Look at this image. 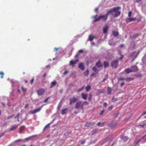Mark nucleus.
I'll list each match as a JSON object with an SVG mask.
<instances>
[{
  "mask_svg": "<svg viewBox=\"0 0 146 146\" xmlns=\"http://www.w3.org/2000/svg\"><path fill=\"white\" fill-rule=\"evenodd\" d=\"M97 16V15H96L92 17L93 18H95V20L94 21V22H96L101 20H102V21L103 22H105L106 21L108 18V16L106 14L105 15H100L98 17L96 18Z\"/></svg>",
  "mask_w": 146,
  "mask_h": 146,
  "instance_id": "nucleus-1",
  "label": "nucleus"
},
{
  "mask_svg": "<svg viewBox=\"0 0 146 146\" xmlns=\"http://www.w3.org/2000/svg\"><path fill=\"white\" fill-rule=\"evenodd\" d=\"M85 103L88 104L86 102H83L82 101H78L75 104V108L78 110L81 109L83 110L84 109V104Z\"/></svg>",
  "mask_w": 146,
  "mask_h": 146,
  "instance_id": "nucleus-2",
  "label": "nucleus"
},
{
  "mask_svg": "<svg viewBox=\"0 0 146 146\" xmlns=\"http://www.w3.org/2000/svg\"><path fill=\"white\" fill-rule=\"evenodd\" d=\"M121 9L119 7H114L113 8V11L115 13L113 15L114 17L115 18L119 16L121 12L119 11Z\"/></svg>",
  "mask_w": 146,
  "mask_h": 146,
  "instance_id": "nucleus-3",
  "label": "nucleus"
},
{
  "mask_svg": "<svg viewBox=\"0 0 146 146\" xmlns=\"http://www.w3.org/2000/svg\"><path fill=\"white\" fill-rule=\"evenodd\" d=\"M118 62L117 60L112 61L111 63V66L115 68H116L118 66Z\"/></svg>",
  "mask_w": 146,
  "mask_h": 146,
  "instance_id": "nucleus-4",
  "label": "nucleus"
},
{
  "mask_svg": "<svg viewBox=\"0 0 146 146\" xmlns=\"http://www.w3.org/2000/svg\"><path fill=\"white\" fill-rule=\"evenodd\" d=\"M69 100V104L70 105H71L72 104L74 103L76 101H77L78 99L74 97L72 98H70Z\"/></svg>",
  "mask_w": 146,
  "mask_h": 146,
  "instance_id": "nucleus-5",
  "label": "nucleus"
},
{
  "mask_svg": "<svg viewBox=\"0 0 146 146\" xmlns=\"http://www.w3.org/2000/svg\"><path fill=\"white\" fill-rule=\"evenodd\" d=\"M95 123L94 122H88L86 123L84 126L85 127H90L93 126Z\"/></svg>",
  "mask_w": 146,
  "mask_h": 146,
  "instance_id": "nucleus-6",
  "label": "nucleus"
},
{
  "mask_svg": "<svg viewBox=\"0 0 146 146\" xmlns=\"http://www.w3.org/2000/svg\"><path fill=\"white\" fill-rule=\"evenodd\" d=\"M44 92V90L43 89H40L37 91V93L38 95L42 96Z\"/></svg>",
  "mask_w": 146,
  "mask_h": 146,
  "instance_id": "nucleus-7",
  "label": "nucleus"
},
{
  "mask_svg": "<svg viewBox=\"0 0 146 146\" xmlns=\"http://www.w3.org/2000/svg\"><path fill=\"white\" fill-rule=\"evenodd\" d=\"M136 20V18H127L126 19V22L128 24L129 23L133 21Z\"/></svg>",
  "mask_w": 146,
  "mask_h": 146,
  "instance_id": "nucleus-8",
  "label": "nucleus"
},
{
  "mask_svg": "<svg viewBox=\"0 0 146 146\" xmlns=\"http://www.w3.org/2000/svg\"><path fill=\"white\" fill-rule=\"evenodd\" d=\"M42 107L39 108L37 109H36L34 110L31 111H30V113L33 114H35V113L39 111L41 109Z\"/></svg>",
  "mask_w": 146,
  "mask_h": 146,
  "instance_id": "nucleus-9",
  "label": "nucleus"
},
{
  "mask_svg": "<svg viewBox=\"0 0 146 146\" xmlns=\"http://www.w3.org/2000/svg\"><path fill=\"white\" fill-rule=\"evenodd\" d=\"M18 126V125L16 124H14L11 126V127L9 129V131H12L16 129Z\"/></svg>",
  "mask_w": 146,
  "mask_h": 146,
  "instance_id": "nucleus-10",
  "label": "nucleus"
},
{
  "mask_svg": "<svg viewBox=\"0 0 146 146\" xmlns=\"http://www.w3.org/2000/svg\"><path fill=\"white\" fill-rule=\"evenodd\" d=\"M79 61L78 59H76L74 61L73 60H71L70 62V65L74 66V64H75L77 62Z\"/></svg>",
  "mask_w": 146,
  "mask_h": 146,
  "instance_id": "nucleus-11",
  "label": "nucleus"
},
{
  "mask_svg": "<svg viewBox=\"0 0 146 146\" xmlns=\"http://www.w3.org/2000/svg\"><path fill=\"white\" fill-rule=\"evenodd\" d=\"M131 69L132 72H135L138 70V68L136 66H134L131 67Z\"/></svg>",
  "mask_w": 146,
  "mask_h": 146,
  "instance_id": "nucleus-12",
  "label": "nucleus"
},
{
  "mask_svg": "<svg viewBox=\"0 0 146 146\" xmlns=\"http://www.w3.org/2000/svg\"><path fill=\"white\" fill-rule=\"evenodd\" d=\"M82 98L84 100H86L87 99L88 95L87 94L83 93L81 94Z\"/></svg>",
  "mask_w": 146,
  "mask_h": 146,
  "instance_id": "nucleus-13",
  "label": "nucleus"
},
{
  "mask_svg": "<svg viewBox=\"0 0 146 146\" xmlns=\"http://www.w3.org/2000/svg\"><path fill=\"white\" fill-rule=\"evenodd\" d=\"M36 135H33L32 136H30L27 138H26L25 139V140L26 141H29V140H32V139H34L36 137Z\"/></svg>",
  "mask_w": 146,
  "mask_h": 146,
  "instance_id": "nucleus-14",
  "label": "nucleus"
},
{
  "mask_svg": "<svg viewBox=\"0 0 146 146\" xmlns=\"http://www.w3.org/2000/svg\"><path fill=\"white\" fill-rule=\"evenodd\" d=\"M79 68L81 70H83L84 69V64L83 63H80L78 66Z\"/></svg>",
  "mask_w": 146,
  "mask_h": 146,
  "instance_id": "nucleus-15",
  "label": "nucleus"
},
{
  "mask_svg": "<svg viewBox=\"0 0 146 146\" xmlns=\"http://www.w3.org/2000/svg\"><path fill=\"white\" fill-rule=\"evenodd\" d=\"M124 72L126 74H129L130 72H132L131 70L129 68H127L125 70Z\"/></svg>",
  "mask_w": 146,
  "mask_h": 146,
  "instance_id": "nucleus-16",
  "label": "nucleus"
},
{
  "mask_svg": "<svg viewBox=\"0 0 146 146\" xmlns=\"http://www.w3.org/2000/svg\"><path fill=\"white\" fill-rule=\"evenodd\" d=\"M108 26H106L104 27L103 29V32L104 34L106 33L108 29Z\"/></svg>",
  "mask_w": 146,
  "mask_h": 146,
  "instance_id": "nucleus-17",
  "label": "nucleus"
},
{
  "mask_svg": "<svg viewBox=\"0 0 146 146\" xmlns=\"http://www.w3.org/2000/svg\"><path fill=\"white\" fill-rule=\"evenodd\" d=\"M135 52V51H134V52H132L131 54V56H134V58L132 60V61H133V60L135 58L137 57V55H138V54H139V52L135 56H134V54Z\"/></svg>",
  "mask_w": 146,
  "mask_h": 146,
  "instance_id": "nucleus-18",
  "label": "nucleus"
},
{
  "mask_svg": "<svg viewBox=\"0 0 146 146\" xmlns=\"http://www.w3.org/2000/svg\"><path fill=\"white\" fill-rule=\"evenodd\" d=\"M113 8L112 9H111L109 10L107 12L106 14L107 15V16H108V15L109 14H111V15H113Z\"/></svg>",
  "mask_w": 146,
  "mask_h": 146,
  "instance_id": "nucleus-19",
  "label": "nucleus"
},
{
  "mask_svg": "<svg viewBox=\"0 0 146 146\" xmlns=\"http://www.w3.org/2000/svg\"><path fill=\"white\" fill-rule=\"evenodd\" d=\"M57 84V82L56 80L52 82L51 83V86L50 87V88H52L53 86H54Z\"/></svg>",
  "mask_w": 146,
  "mask_h": 146,
  "instance_id": "nucleus-20",
  "label": "nucleus"
},
{
  "mask_svg": "<svg viewBox=\"0 0 146 146\" xmlns=\"http://www.w3.org/2000/svg\"><path fill=\"white\" fill-rule=\"evenodd\" d=\"M96 65L98 68L101 67L102 66V65L99 61L96 63Z\"/></svg>",
  "mask_w": 146,
  "mask_h": 146,
  "instance_id": "nucleus-21",
  "label": "nucleus"
},
{
  "mask_svg": "<svg viewBox=\"0 0 146 146\" xmlns=\"http://www.w3.org/2000/svg\"><path fill=\"white\" fill-rule=\"evenodd\" d=\"M67 111L68 109L67 108L64 109L61 111V113L62 115H64L67 112Z\"/></svg>",
  "mask_w": 146,
  "mask_h": 146,
  "instance_id": "nucleus-22",
  "label": "nucleus"
},
{
  "mask_svg": "<svg viewBox=\"0 0 146 146\" xmlns=\"http://www.w3.org/2000/svg\"><path fill=\"white\" fill-rule=\"evenodd\" d=\"M95 38V37L92 35H90L89 37V40L91 41H92L94 38Z\"/></svg>",
  "mask_w": 146,
  "mask_h": 146,
  "instance_id": "nucleus-23",
  "label": "nucleus"
},
{
  "mask_svg": "<svg viewBox=\"0 0 146 146\" xmlns=\"http://www.w3.org/2000/svg\"><path fill=\"white\" fill-rule=\"evenodd\" d=\"M111 88L108 87L107 88V93L108 94H111Z\"/></svg>",
  "mask_w": 146,
  "mask_h": 146,
  "instance_id": "nucleus-24",
  "label": "nucleus"
},
{
  "mask_svg": "<svg viewBox=\"0 0 146 146\" xmlns=\"http://www.w3.org/2000/svg\"><path fill=\"white\" fill-rule=\"evenodd\" d=\"M85 89L86 92H88L91 89V86L90 85L87 86L86 88Z\"/></svg>",
  "mask_w": 146,
  "mask_h": 146,
  "instance_id": "nucleus-25",
  "label": "nucleus"
},
{
  "mask_svg": "<svg viewBox=\"0 0 146 146\" xmlns=\"http://www.w3.org/2000/svg\"><path fill=\"white\" fill-rule=\"evenodd\" d=\"M104 64L105 68L108 67L109 66V64L108 62L105 61L104 62Z\"/></svg>",
  "mask_w": 146,
  "mask_h": 146,
  "instance_id": "nucleus-26",
  "label": "nucleus"
},
{
  "mask_svg": "<svg viewBox=\"0 0 146 146\" xmlns=\"http://www.w3.org/2000/svg\"><path fill=\"white\" fill-rule=\"evenodd\" d=\"M146 138V135H145L144 136H143L141 139H140L138 140L135 143L136 144H137L140 141H141V139H144Z\"/></svg>",
  "mask_w": 146,
  "mask_h": 146,
  "instance_id": "nucleus-27",
  "label": "nucleus"
},
{
  "mask_svg": "<svg viewBox=\"0 0 146 146\" xmlns=\"http://www.w3.org/2000/svg\"><path fill=\"white\" fill-rule=\"evenodd\" d=\"M112 33L113 35L115 36H117L119 34V33L117 32L116 31H112Z\"/></svg>",
  "mask_w": 146,
  "mask_h": 146,
  "instance_id": "nucleus-28",
  "label": "nucleus"
},
{
  "mask_svg": "<svg viewBox=\"0 0 146 146\" xmlns=\"http://www.w3.org/2000/svg\"><path fill=\"white\" fill-rule=\"evenodd\" d=\"M134 79V78H132L131 77L127 78L125 79V80L127 82H130L131 81L133 80Z\"/></svg>",
  "mask_w": 146,
  "mask_h": 146,
  "instance_id": "nucleus-29",
  "label": "nucleus"
},
{
  "mask_svg": "<svg viewBox=\"0 0 146 146\" xmlns=\"http://www.w3.org/2000/svg\"><path fill=\"white\" fill-rule=\"evenodd\" d=\"M92 70L96 74H98L99 72L98 69L96 67H93L92 68Z\"/></svg>",
  "mask_w": 146,
  "mask_h": 146,
  "instance_id": "nucleus-30",
  "label": "nucleus"
},
{
  "mask_svg": "<svg viewBox=\"0 0 146 146\" xmlns=\"http://www.w3.org/2000/svg\"><path fill=\"white\" fill-rule=\"evenodd\" d=\"M25 127V126H23L20 127L19 131V132L20 133H21V131H23Z\"/></svg>",
  "mask_w": 146,
  "mask_h": 146,
  "instance_id": "nucleus-31",
  "label": "nucleus"
},
{
  "mask_svg": "<svg viewBox=\"0 0 146 146\" xmlns=\"http://www.w3.org/2000/svg\"><path fill=\"white\" fill-rule=\"evenodd\" d=\"M143 125H140L139 126H141L142 127H143L145 126L146 125V120L143 121L142 122Z\"/></svg>",
  "mask_w": 146,
  "mask_h": 146,
  "instance_id": "nucleus-32",
  "label": "nucleus"
},
{
  "mask_svg": "<svg viewBox=\"0 0 146 146\" xmlns=\"http://www.w3.org/2000/svg\"><path fill=\"white\" fill-rule=\"evenodd\" d=\"M104 125V123H101L100 122H98L97 124V126H98L102 127Z\"/></svg>",
  "mask_w": 146,
  "mask_h": 146,
  "instance_id": "nucleus-33",
  "label": "nucleus"
},
{
  "mask_svg": "<svg viewBox=\"0 0 146 146\" xmlns=\"http://www.w3.org/2000/svg\"><path fill=\"white\" fill-rule=\"evenodd\" d=\"M84 86H83V87H82L81 88H79V89L77 90V92H80L81 91L83 90L84 89Z\"/></svg>",
  "mask_w": 146,
  "mask_h": 146,
  "instance_id": "nucleus-34",
  "label": "nucleus"
},
{
  "mask_svg": "<svg viewBox=\"0 0 146 146\" xmlns=\"http://www.w3.org/2000/svg\"><path fill=\"white\" fill-rule=\"evenodd\" d=\"M121 51H119V54L120 55H121V56L119 58V59H122L123 57V55H121Z\"/></svg>",
  "mask_w": 146,
  "mask_h": 146,
  "instance_id": "nucleus-35",
  "label": "nucleus"
},
{
  "mask_svg": "<svg viewBox=\"0 0 146 146\" xmlns=\"http://www.w3.org/2000/svg\"><path fill=\"white\" fill-rule=\"evenodd\" d=\"M50 123H48V124H47V125H46L45 126V127H44V128L43 130H44L46 129V128H48V127H49L50 126Z\"/></svg>",
  "mask_w": 146,
  "mask_h": 146,
  "instance_id": "nucleus-36",
  "label": "nucleus"
},
{
  "mask_svg": "<svg viewBox=\"0 0 146 146\" xmlns=\"http://www.w3.org/2000/svg\"><path fill=\"white\" fill-rule=\"evenodd\" d=\"M14 114H13L12 115H11V116H9L7 117V119H11L14 116Z\"/></svg>",
  "mask_w": 146,
  "mask_h": 146,
  "instance_id": "nucleus-37",
  "label": "nucleus"
},
{
  "mask_svg": "<svg viewBox=\"0 0 146 146\" xmlns=\"http://www.w3.org/2000/svg\"><path fill=\"white\" fill-rule=\"evenodd\" d=\"M0 74L1 75V78H3L4 73L3 72H0Z\"/></svg>",
  "mask_w": 146,
  "mask_h": 146,
  "instance_id": "nucleus-38",
  "label": "nucleus"
},
{
  "mask_svg": "<svg viewBox=\"0 0 146 146\" xmlns=\"http://www.w3.org/2000/svg\"><path fill=\"white\" fill-rule=\"evenodd\" d=\"M88 74H89V71L88 70L84 72V74L86 76L88 75Z\"/></svg>",
  "mask_w": 146,
  "mask_h": 146,
  "instance_id": "nucleus-39",
  "label": "nucleus"
},
{
  "mask_svg": "<svg viewBox=\"0 0 146 146\" xmlns=\"http://www.w3.org/2000/svg\"><path fill=\"white\" fill-rule=\"evenodd\" d=\"M20 113H19L17 114V115L15 116V119H16V118H19V117L20 115Z\"/></svg>",
  "mask_w": 146,
  "mask_h": 146,
  "instance_id": "nucleus-40",
  "label": "nucleus"
},
{
  "mask_svg": "<svg viewBox=\"0 0 146 146\" xmlns=\"http://www.w3.org/2000/svg\"><path fill=\"white\" fill-rule=\"evenodd\" d=\"M117 100V98H113L111 100H112V102H114L115 101H116Z\"/></svg>",
  "mask_w": 146,
  "mask_h": 146,
  "instance_id": "nucleus-41",
  "label": "nucleus"
},
{
  "mask_svg": "<svg viewBox=\"0 0 146 146\" xmlns=\"http://www.w3.org/2000/svg\"><path fill=\"white\" fill-rule=\"evenodd\" d=\"M103 92L100 89H98L97 90V93L99 94H100L101 93H103Z\"/></svg>",
  "mask_w": 146,
  "mask_h": 146,
  "instance_id": "nucleus-42",
  "label": "nucleus"
},
{
  "mask_svg": "<svg viewBox=\"0 0 146 146\" xmlns=\"http://www.w3.org/2000/svg\"><path fill=\"white\" fill-rule=\"evenodd\" d=\"M132 15V12L131 11H129L128 12V16L129 17H131Z\"/></svg>",
  "mask_w": 146,
  "mask_h": 146,
  "instance_id": "nucleus-43",
  "label": "nucleus"
},
{
  "mask_svg": "<svg viewBox=\"0 0 146 146\" xmlns=\"http://www.w3.org/2000/svg\"><path fill=\"white\" fill-rule=\"evenodd\" d=\"M131 115H130L127 117H126L125 118V120H127L131 117Z\"/></svg>",
  "mask_w": 146,
  "mask_h": 146,
  "instance_id": "nucleus-44",
  "label": "nucleus"
},
{
  "mask_svg": "<svg viewBox=\"0 0 146 146\" xmlns=\"http://www.w3.org/2000/svg\"><path fill=\"white\" fill-rule=\"evenodd\" d=\"M21 89L22 91L24 92L26 91V89L23 86H21Z\"/></svg>",
  "mask_w": 146,
  "mask_h": 146,
  "instance_id": "nucleus-45",
  "label": "nucleus"
},
{
  "mask_svg": "<svg viewBox=\"0 0 146 146\" xmlns=\"http://www.w3.org/2000/svg\"><path fill=\"white\" fill-rule=\"evenodd\" d=\"M104 110H102L100 113V115H102V114L104 113Z\"/></svg>",
  "mask_w": 146,
  "mask_h": 146,
  "instance_id": "nucleus-46",
  "label": "nucleus"
},
{
  "mask_svg": "<svg viewBox=\"0 0 146 146\" xmlns=\"http://www.w3.org/2000/svg\"><path fill=\"white\" fill-rule=\"evenodd\" d=\"M91 94H90L89 95V97L88 98V100L89 101H90L92 100V97H91Z\"/></svg>",
  "mask_w": 146,
  "mask_h": 146,
  "instance_id": "nucleus-47",
  "label": "nucleus"
},
{
  "mask_svg": "<svg viewBox=\"0 0 146 146\" xmlns=\"http://www.w3.org/2000/svg\"><path fill=\"white\" fill-rule=\"evenodd\" d=\"M97 132V129H95L92 131L93 134H95Z\"/></svg>",
  "mask_w": 146,
  "mask_h": 146,
  "instance_id": "nucleus-48",
  "label": "nucleus"
},
{
  "mask_svg": "<svg viewBox=\"0 0 146 146\" xmlns=\"http://www.w3.org/2000/svg\"><path fill=\"white\" fill-rule=\"evenodd\" d=\"M34 78H32L31 80V84H33V83L34 82Z\"/></svg>",
  "mask_w": 146,
  "mask_h": 146,
  "instance_id": "nucleus-49",
  "label": "nucleus"
},
{
  "mask_svg": "<svg viewBox=\"0 0 146 146\" xmlns=\"http://www.w3.org/2000/svg\"><path fill=\"white\" fill-rule=\"evenodd\" d=\"M59 48L55 47L54 49V52H57V51L58 50Z\"/></svg>",
  "mask_w": 146,
  "mask_h": 146,
  "instance_id": "nucleus-50",
  "label": "nucleus"
},
{
  "mask_svg": "<svg viewBox=\"0 0 146 146\" xmlns=\"http://www.w3.org/2000/svg\"><path fill=\"white\" fill-rule=\"evenodd\" d=\"M49 98V97H48V98H47L46 99H45V100H44V103H46V102H47V101H48V99Z\"/></svg>",
  "mask_w": 146,
  "mask_h": 146,
  "instance_id": "nucleus-51",
  "label": "nucleus"
},
{
  "mask_svg": "<svg viewBox=\"0 0 146 146\" xmlns=\"http://www.w3.org/2000/svg\"><path fill=\"white\" fill-rule=\"evenodd\" d=\"M123 138L124 140H125V141H127L128 139L126 137H123Z\"/></svg>",
  "mask_w": 146,
  "mask_h": 146,
  "instance_id": "nucleus-52",
  "label": "nucleus"
},
{
  "mask_svg": "<svg viewBox=\"0 0 146 146\" xmlns=\"http://www.w3.org/2000/svg\"><path fill=\"white\" fill-rule=\"evenodd\" d=\"M68 72V71L66 70L64 73V75H66Z\"/></svg>",
  "mask_w": 146,
  "mask_h": 146,
  "instance_id": "nucleus-53",
  "label": "nucleus"
},
{
  "mask_svg": "<svg viewBox=\"0 0 146 146\" xmlns=\"http://www.w3.org/2000/svg\"><path fill=\"white\" fill-rule=\"evenodd\" d=\"M83 52V50H80L78 51V52L79 54L80 53H82Z\"/></svg>",
  "mask_w": 146,
  "mask_h": 146,
  "instance_id": "nucleus-54",
  "label": "nucleus"
},
{
  "mask_svg": "<svg viewBox=\"0 0 146 146\" xmlns=\"http://www.w3.org/2000/svg\"><path fill=\"white\" fill-rule=\"evenodd\" d=\"M107 105V104L106 102H104L103 104V106L105 107H106Z\"/></svg>",
  "mask_w": 146,
  "mask_h": 146,
  "instance_id": "nucleus-55",
  "label": "nucleus"
},
{
  "mask_svg": "<svg viewBox=\"0 0 146 146\" xmlns=\"http://www.w3.org/2000/svg\"><path fill=\"white\" fill-rule=\"evenodd\" d=\"M79 55V53L77 54H76V55L75 56L74 58H77Z\"/></svg>",
  "mask_w": 146,
  "mask_h": 146,
  "instance_id": "nucleus-56",
  "label": "nucleus"
},
{
  "mask_svg": "<svg viewBox=\"0 0 146 146\" xmlns=\"http://www.w3.org/2000/svg\"><path fill=\"white\" fill-rule=\"evenodd\" d=\"M146 114V111H145L142 114V116H143L145 115V114Z\"/></svg>",
  "mask_w": 146,
  "mask_h": 146,
  "instance_id": "nucleus-57",
  "label": "nucleus"
},
{
  "mask_svg": "<svg viewBox=\"0 0 146 146\" xmlns=\"http://www.w3.org/2000/svg\"><path fill=\"white\" fill-rule=\"evenodd\" d=\"M98 8H96L95 9V11L96 12H98Z\"/></svg>",
  "mask_w": 146,
  "mask_h": 146,
  "instance_id": "nucleus-58",
  "label": "nucleus"
},
{
  "mask_svg": "<svg viewBox=\"0 0 146 146\" xmlns=\"http://www.w3.org/2000/svg\"><path fill=\"white\" fill-rule=\"evenodd\" d=\"M61 107V105L60 104L58 106V109L59 110V109H60V108Z\"/></svg>",
  "mask_w": 146,
  "mask_h": 146,
  "instance_id": "nucleus-59",
  "label": "nucleus"
},
{
  "mask_svg": "<svg viewBox=\"0 0 146 146\" xmlns=\"http://www.w3.org/2000/svg\"><path fill=\"white\" fill-rule=\"evenodd\" d=\"M124 84V82H122L120 84V85L121 86H123Z\"/></svg>",
  "mask_w": 146,
  "mask_h": 146,
  "instance_id": "nucleus-60",
  "label": "nucleus"
},
{
  "mask_svg": "<svg viewBox=\"0 0 146 146\" xmlns=\"http://www.w3.org/2000/svg\"><path fill=\"white\" fill-rule=\"evenodd\" d=\"M119 79L121 80H125V78H120Z\"/></svg>",
  "mask_w": 146,
  "mask_h": 146,
  "instance_id": "nucleus-61",
  "label": "nucleus"
},
{
  "mask_svg": "<svg viewBox=\"0 0 146 146\" xmlns=\"http://www.w3.org/2000/svg\"><path fill=\"white\" fill-rule=\"evenodd\" d=\"M106 78H104L102 82H104L106 80Z\"/></svg>",
  "mask_w": 146,
  "mask_h": 146,
  "instance_id": "nucleus-62",
  "label": "nucleus"
},
{
  "mask_svg": "<svg viewBox=\"0 0 146 146\" xmlns=\"http://www.w3.org/2000/svg\"><path fill=\"white\" fill-rule=\"evenodd\" d=\"M4 135V134H3L2 135H0V138L2 137Z\"/></svg>",
  "mask_w": 146,
  "mask_h": 146,
  "instance_id": "nucleus-63",
  "label": "nucleus"
},
{
  "mask_svg": "<svg viewBox=\"0 0 146 146\" xmlns=\"http://www.w3.org/2000/svg\"><path fill=\"white\" fill-rule=\"evenodd\" d=\"M84 141H82L81 142V143L82 144H84Z\"/></svg>",
  "mask_w": 146,
  "mask_h": 146,
  "instance_id": "nucleus-64",
  "label": "nucleus"
}]
</instances>
